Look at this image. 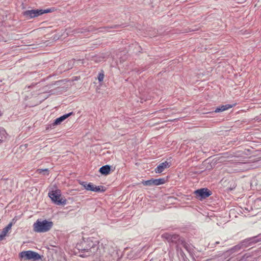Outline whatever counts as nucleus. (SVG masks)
<instances>
[{
  "label": "nucleus",
  "instance_id": "nucleus-1",
  "mask_svg": "<svg viewBox=\"0 0 261 261\" xmlns=\"http://www.w3.org/2000/svg\"><path fill=\"white\" fill-rule=\"evenodd\" d=\"M98 244V242L94 238H88L77 243L76 248L81 253L80 256L85 257L97 252L99 248Z\"/></svg>",
  "mask_w": 261,
  "mask_h": 261
},
{
  "label": "nucleus",
  "instance_id": "nucleus-2",
  "mask_svg": "<svg viewBox=\"0 0 261 261\" xmlns=\"http://www.w3.org/2000/svg\"><path fill=\"white\" fill-rule=\"evenodd\" d=\"M53 226V222L47 220L38 219L33 224V229L36 232L48 231Z\"/></svg>",
  "mask_w": 261,
  "mask_h": 261
},
{
  "label": "nucleus",
  "instance_id": "nucleus-3",
  "mask_svg": "<svg viewBox=\"0 0 261 261\" xmlns=\"http://www.w3.org/2000/svg\"><path fill=\"white\" fill-rule=\"evenodd\" d=\"M162 238L166 240L169 243L175 244L178 248L180 243H183L182 239L179 235L169 233H164L161 236Z\"/></svg>",
  "mask_w": 261,
  "mask_h": 261
},
{
  "label": "nucleus",
  "instance_id": "nucleus-4",
  "mask_svg": "<svg viewBox=\"0 0 261 261\" xmlns=\"http://www.w3.org/2000/svg\"><path fill=\"white\" fill-rule=\"evenodd\" d=\"M52 12L51 9H47L45 10L36 9L27 10L23 12V15L28 19L37 17L42 15L44 13H47Z\"/></svg>",
  "mask_w": 261,
  "mask_h": 261
},
{
  "label": "nucleus",
  "instance_id": "nucleus-5",
  "mask_svg": "<svg viewBox=\"0 0 261 261\" xmlns=\"http://www.w3.org/2000/svg\"><path fill=\"white\" fill-rule=\"evenodd\" d=\"M61 194L60 190H56L49 192L48 196L51 200L57 205H64L66 200L61 198Z\"/></svg>",
  "mask_w": 261,
  "mask_h": 261
},
{
  "label": "nucleus",
  "instance_id": "nucleus-6",
  "mask_svg": "<svg viewBox=\"0 0 261 261\" xmlns=\"http://www.w3.org/2000/svg\"><path fill=\"white\" fill-rule=\"evenodd\" d=\"M20 258H24V260H32L33 261L38 260L41 258V255L38 253L31 251H23L19 254Z\"/></svg>",
  "mask_w": 261,
  "mask_h": 261
},
{
  "label": "nucleus",
  "instance_id": "nucleus-7",
  "mask_svg": "<svg viewBox=\"0 0 261 261\" xmlns=\"http://www.w3.org/2000/svg\"><path fill=\"white\" fill-rule=\"evenodd\" d=\"M260 241L261 234L259 233L256 236L246 239L242 241L241 243L243 248H247L251 246Z\"/></svg>",
  "mask_w": 261,
  "mask_h": 261
},
{
  "label": "nucleus",
  "instance_id": "nucleus-8",
  "mask_svg": "<svg viewBox=\"0 0 261 261\" xmlns=\"http://www.w3.org/2000/svg\"><path fill=\"white\" fill-rule=\"evenodd\" d=\"M80 184L84 187V188L88 190L95 192H102L106 190L105 188L102 186H96L92 183H87L86 181H82Z\"/></svg>",
  "mask_w": 261,
  "mask_h": 261
},
{
  "label": "nucleus",
  "instance_id": "nucleus-9",
  "mask_svg": "<svg viewBox=\"0 0 261 261\" xmlns=\"http://www.w3.org/2000/svg\"><path fill=\"white\" fill-rule=\"evenodd\" d=\"M194 194L196 197L199 200H202L206 198L212 194V191L207 188H201L194 191Z\"/></svg>",
  "mask_w": 261,
  "mask_h": 261
},
{
  "label": "nucleus",
  "instance_id": "nucleus-10",
  "mask_svg": "<svg viewBox=\"0 0 261 261\" xmlns=\"http://www.w3.org/2000/svg\"><path fill=\"white\" fill-rule=\"evenodd\" d=\"M166 182V179L164 178H161L159 179L151 178L150 179L142 181V184L144 186H159L163 185Z\"/></svg>",
  "mask_w": 261,
  "mask_h": 261
},
{
  "label": "nucleus",
  "instance_id": "nucleus-11",
  "mask_svg": "<svg viewBox=\"0 0 261 261\" xmlns=\"http://www.w3.org/2000/svg\"><path fill=\"white\" fill-rule=\"evenodd\" d=\"M72 114L73 112H70L56 119L54 122L51 124V126L54 127L55 126L60 124L64 120Z\"/></svg>",
  "mask_w": 261,
  "mask_h": 261
},
{
  "label": "nucleus",
  "instance_id": "nucleus-12",
  "mask_svg": "<svg viewBox=\"0 0 261 261\" xmlns=\"http://www.w3.org/2000/svg\"><path fill=\"white\" fill-rule=\"evenodd\" d=\"M171 164L167 161H165L159 164L156 168L154 169L156 173H162L165 169L169 168Z\"/></svg>",
  "mask_w": 261,
  "mask_h": 261
},
{
  "label": "nucleus",
  "instance_id": "nucleus-13",
  "mask_svg": "<svg viewBox=\"0 0 261 261\" xmlns=\"http://www.w3.org/2000/svg\"><path fill=\"white\" fill-rule=\"evenodd\" d=\"M12 226V222H10L6 227L3 228L2 231L0 233V241L4 239L8 231L11 229Z\"/></svg>",
  "mask_w": 261,
  "mask_h": 261
},
{
  "label": "nucleus",
  "instance_id": "nucleus-14",
  "mask_svg": "<svg viewBox=\"0 0 261 261\" xmlns=\"http://www.w3.org/2000/svg\"><path fill=\"white\" fill-rule=\"evenodd\" d=\"M111 166L108 165H105L100 168L99 170V172L102 174L104 175H108L111 170Z\"/></svg>",
  "mask_w": 261,
  "mask_h": 261
},
{
  "label": "nucleus",
  "instance_id": "nucleus-15",
  "mask_svg": "<svg viewBox=\"0 0 261 261\" xmlns=\"http://www.w3.org/2000/svg\"><path fill=\"white\" fill-rule=\"evenodd\" d=\"M125 25L123 24H114L110 26H107L103 28H100L101 29H104L105 31H108L109 29H119L124 28Z\"/></svg>",
  "mask_w": 261,
  "mask_h": 261
},
{
  "label": "nucleus",
  "instance_id": "nucleus-16",
  "mask_svg": "<svg viewBox=\"0 0 261 261\" xmlns=\"http://www.w3.org/2000/svg\"><path fill=\"white\" fill-rule=\"evenodd\" d=\"M242 248H243V247L241 243H240V244L231 248L228 251L230 252V253H232L240 250Z\"/></svg>",
  "mask_w": 261,
  "mask_h": 261
},
{
  "label": "nucleus",
  "instance_id": "nucleus-17",
  "mask_svg": "<svg viewBox=\"0 0 261 261\" xmlns=\"http://www.w3.org/2000/svg\"><path fill=\"white\" fill-rule=\"evenodd\" d=\"M112 258H110V261H117L119 259V255L117 251L113 250L112 254H111Z\"/></svg>",
  "mask_w": 261,
  "mask_h": 261
},
{
  "label": "nucleus",
  "instance_id": "nucleus-18",
  "mask_svg": "<svg viewBox=\"0 0 261 261\" xmlns=\"http://www.w3.org/2000/svg\"><path fill=\"white\" fill-rule=\"evenodd\" d=\"M2 115V113L0 111V116ZM6 133L4 129L1 128L0 129V143L2 141V139L4 137H5Z\"/></svg>",
  "mask_w": 261,
  "mask_h": 261
},
{
  "label": "nucleus",
  "instance_id": "nucleus-19",
  "mask_svg": "<svg viewBox=\"0 0 261 261\" xmlns=\"http://www.w3.org/2000/svg\"><path fill=\"white\" fill-rule=\"evenodd\" d=\"M181 245L183 246L190 253H191V250L190 246L183 240V243H180Z\"/></svg>",
  "mask_w": 261,
  "mask_h": 261
},
{
  "label": "nucleus",
  "instance_id": "nucleus-20",
  "mask_svg": "<svg viewBox=\"0 0 261 261\" xmlns=\"http://www.w3.org/2000/svg\"><path fill=\"white\" fill-rule=\"evenodd\" d=\"M37 172L41 174L43 173L44 175H48L49 174V170L48 169H39L37 170Z\"/></svg>",
  "mask_w": 261,
  "mask_h": 261
},
{
  "label": "nucleus",
  "instance_id": "nucleus-21",
  "mask_svg": "<svg viewBox=\"0 0 261 261\" xmlns=\"http://www.w3.org/2000/svg\"><path fill=\"white\" fill-rule=\"evenodd\" d=\"M104 79V74L103 72L98 73V80L99 82H102Z\"/></svg>",
  "mask_w": 261,
  "mask_h": 261
},
{
  "label": "nucleus",
  "instance_id": "nucleus-22",
  "mask_svg": "<svg viewBox=\"0 0 261 261\" xmlns=\"http://www.w3.org/2000/svg\"><path fill=\"white\" fill-rule=\"evenodd\" d=\"M232 107V105H226L221 106V108H222L223 111L226 110H228L229 108Z\"/></svg>",
  "mask_w": 261,
  "mask_h": 261
},
{
  "label": "nucleus",
  "instance_id": "nucleus-23",
  "mask_svg": "<svg viewBox=\"0 0 261 261\" xmlns=\"http://www.w3.org/2000/svg\"><path fill=\"white\" fill-rule=\"evenodd\" d=\"M223 110L222 108H221V107L217 108L215 110L214 112H215V113H219V112H223Z\"/></svg>",
  "mask_w": 261,
  "mask_h": 261
},
{
  "label": "nucleus",
  "instance_id": "nucleus-24",
  "mask_svg": "<svg viewBox=\"0 0 261 261\" xmlns=\"http://www.w3.org/2000/svg\"><path fill=\"white\" fill-rule=\"evenodd\" d=\"M15 222H16V220H15V219H14H14H12V221H11V222H12V224H14V223H15Z\"/></svg>",
  "mask_w": 261,
  "mask_h": 261
},
{
  "label": "nucleus",
  "instance_id": "nucleus-25",
  "mask_svg": "<svg viewBox=\"0 0 261 261\" xmlns=\"http://www.w3.org/2000/svg\"><path fill=\"white\" fill-rule=\"evenodd\" d=\"M219 243H219V242L217 241V242H216L215 243V245H217V244H219Z\"/></svg>",
  "mask_w": 261,
  "mask_h": 261
},
{
  "label": "nucleus",
  "instance_id": "nucleus-26",
  "mask_svg": "<svg viewBox=\"0 0 261 261\" xmlns=\"http://www.w3.org/2000/svg\"><path fill=\"white\" fill-rule=\"evenodd\" d=\"M260 234H261V233H260Z\"/></svg>",
  "mask_w": 261,
  "mask_h": 261
}]
</instances>
